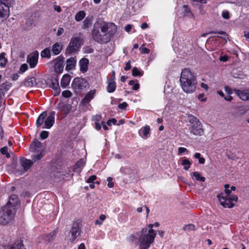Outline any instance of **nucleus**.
Listing matches in <instances>:
<instances>
[{
	"label": "nucleus",
	"mask_w": 249,
	"mask_h": 249,
	"mask_svg": "<svg viewBox=\"0 0 249 249\" xmlns=\"http://www.w3.org/2000/svg\"><path fill=\"white\" fill-rule=\"evenodd\" d=\"M116 31L117 27L114 24L99 21L94 23L92 36L96 41L105 43L110 40Z\"/></svg>",
	"instance_id": "f257e3e1"
},
{
	"label": "nucleus",
	"mask_w": 249,
	"mask_h": 249,
	"mask_svg": "<svg viewBox=\"0 0 249 249\" xmlns=\"http://www.w3.org/2000/svg\"><path fill=\"white\" fill-rule=\"evenodd\" d=\"M160 225L158 222L150 224L144 227L137 234L138 235L140 249H148L154 242L156 233L153 229V227H157Z\"/></svg>",
	"instance_id": "f03ea898"
},
{
	"label": "nucleus",
	"mask_w": 249,
	"mask_h": 249,
	"mask_svg": "<svg viewBox=\"0 0 249 249\" xmlns=\"http://www.w3.org/2000/svg\"><path fill=\"white\" fill-rule=\"evenodd\" d=\"M179 82L183 91L186 93H192L196 89V77L188 68H185L182 70L180 74Z\"/></svg>",
	"instance_id": "7ed1b4c3"
},
{
	"label": "nucleus",
	"mask_w": 249,
	"mask_h": 249,
	"mask_svg": "<svg viewBox=\"0 0 249 249\" xmlns=\"http://www.w3.org/2000/svg\"><path fill=\"white\" fill-rule=\"evenodd\" d=\"M230 185L226 184L224 185L225 192L221 193L217 196L220 204L225 208H232L234 206L233 201L236 202L238 197L236 195H231V190L229 189Z\"/></svg>",
	"instance_id": "20e7f679"
},
{
	"label": "nucleus",
	"mask_w": 249,
	"mask_h": 249,
	"mask_svg": "<svg viewBox=\"0 0 249 249\" xmlns=\"http://www.w3.org/2000/svg\"><path fill=\"white\" fill-rule=\"evenodd\" d=\"M16 210L12 207L8 208V206H5L0 213V224L6 225L9 223L14 218Z\"/></svg>",
	"instance_id": "39448f33"
},
{
	"label": "nucleus",
	"mask_w": 249,
	"mask_h": 249,
	"mask_svg": "<svg viewBox=\"0 0 249 249\" xmlns=\"http://www.w3.org/2000/svg\"><path fill=\"white\" fill-rule=\"evenodd\" d=\"M55 236V232H52L50 234L41 237L38 241V248H40V249H50Z\"/></svg>",
	"instance_id": "423d86ee"
},
{
	"label": "nucleus",
	"mask_w": 249,
	"mask_h": 249,
	"mask_svg": "<svg viewBox=\"0 0 249 249\" xmlns=\"http://www.w3.org/2000/svg\"><path fill=\"white\" fill-rule=\"evenodd\" d=\"M41 143L38 140H35L30 146V151L34 153V162L40 160L43 156V148Z\"/></svg>",
	"instance_id": "0eeeda50"
},
{
	"label": "nucleus",
	"mask_w": 249,
	"mask_h": 249,
	"mask_svg": "<svg viewBox=\"0 0 249 249\" xmlns=\"http://www.w3.org/2000/svg\"><path fill=\"white\" fill-rule=\"evenodd\" d=\"M80 38L73 37L71 38L69 45L66 49V53L71 54L77 51L80 47Z\"/></svg>",
	"instance_id": "6e6552de"
},
{
	"label": "nucleus",
	"mask_w": 249,
	"mask_h": 249,
	"mask_svg": "<svg viewBox=\"0 0 249 249\" xmlns=\"http://www.w3.org/2000/svg\"><path fill=\"white\" fill-rule=\"evenodd\" d=\"M88 83L84 79L79 77L74 78L72 82L71 87L75 92H79L86 87Z\"/></svg>",
	"instance_id": "1a4fd4ad"
},
{
	"label": "nucleus",
	"mask_w": 249,
	"mask_h": 249,
	"mask_svg": "<svg viewBox=\"0 0 249 249\" xmlns=\"http://www.w3.org/2000/svg\"><path fill=\"white\" fill-rule=\"evenodd\" d=\"M39 53L37 51L30 53L27 58V62L29 64L31 68H35L38 62Z\"/></svg>",
	"instance_id": "9d476101"
},
{
	"label": "nucleus",
	"mask_w": 249,
	"mask_h": 249,
	"mask_svg": "<svg viewBox=\"0 0 249 249\" xmlns=\"http://www.w3.org/2000/svg\"><path fill=\"white\" fill-rule=\"evenodd\" d=\"M189 130L190 132L195 135L201 136L203 134L202 125L200 122L194 124H191Z\"/></svg>",
	"instance_id": "9b49d317"
},
{
	"label": "nucleus",
	"mask_w": 249,
	"mask_h": 249,
	"mask_svg": "<svg viewBox=\"0 0 249 249\" xmlns=\"http://www.w3.org/2000/svg\"><path fill=\"white\" fill-rule=\"evenodd\" d=\"M55 112L52 111L49 115L45 118V124L42 126V129H50L54 123Z\"/></svg>",
	"instance_id": "f8f14e48"
},
{
	"label": "nucleus",
	"mask_w": 249,
	"mask_h": 249,
	"mask_svg": "<svg viewBox=\"0 0 249 249\" xmlns=\"http://www.w3.org/2000/svg\"><path fill=\"white\" fill-rule=\"evenodd\" d=\"M6 3L0 2V18H6L9 15V6Z\"/></svg>",
	"instance_id": "ddd939ff"
},
{
	"label": "nucleus",
	"mask_w": 249,
	"mask_h": 249,
	"mask_svg": "<svg viewBox=\"0 0 249 249\" xmlns=\"http://www.w3.org/2000/svg\"><path fill=\"white\" fill-rule=\"evenodd\" d=\"M18 201L17 196L12 195L10 196L9 201L5 206H8V208L9 209H11L12 207L14 210H16V206L18 203Z\"/></svg>",
	"instance_id": "4468645a"
},
{
	"label": "nucleus",
	"mask_w": 249,
	"mask_h": 249,
	"mask_svg": "<svg viewBox=\"0 0 249 249\" xmlns=\"http://www.w3.org/2000/svg\"><path fill=\"white\" fill-rule=\"evenodd\" d=\"M79 235V228L77 226H73L69 232V240L73 242Z\"/></svg>",
	"instance_id": "2eb2a0df"
},
{
	"label": "nucleus",
	"mask_w": 249,
	"mask_h": 249,
	"mask_svg": "<svg viewBox=\"0 0 249 249\" xmlns=\"http://www.w3.org/2000/svg\"><path fill=\"white\" fill-rule=\"evenodd\" d=\"M235 94L243 101H249V90H240L235 89Z\"/></svg>",
	"instance_id": "dca6fc26"
},
{
	"label": "nucleus",
	"mask_w": 249,
	"mask_h": 249,
	"mask_svg": "<svg viewBox=\"0 0 249 249\" xmlns=\"http://www.w3.org/2000/svg\"><path fill=\"white\" fill-rule=\"evenodd\" d=\"M34 156H32V160H27L24 158H22L20 159V163L22 166L23 167L25 171H27L35 162L34 160Z\"/></svg>",
	"instance_id": "f3484780"
},
{
	"label": "nucleus",
	"mask_w": 249,
	"mask_h": 249,
	"mask_svg": "<svg viewBox=\"0 0 249 249\" xmlns=\"http://www.w3.org/2000/svg\"><path fill=\"white\" fill-rule=\"evenodd\" d=\"M47 117V112L44 111L38 117L36 121V125L37 128H41L45 124V118Z\"/></svg>",
	"instance_id": "a211bd4d"
},
{
	"label": "nucleus",
	"mask_w": 249,
	"mask_h": 249,
	"mask_svg": "<svg viewBox=\"0 0 249 249\" xmlns=\"http://www.w3.org/2000/svg\"><path fill=\"white\" fill-rule=\"evenodd\" d=\"M54 69L56 72L61 73L63 70V60L60 58H57L55 60Z\"/></svg>",
	"instance_id": "6ab92c4d"
},
{
	"label": "nucleus",
	"mask_w": 249,
	"mask_h": 249,
	"mask_svg": "<svg viewBox=\"0 0 249 249\" xmlns=\"http://www.w3.org/2000/svg\"><path fill=\"white\" fill-rule=\"evenodd\" d=\"M89 60L86 58H83L79 61L80 71L85 72L88 71Z\"/></svg>",
	"instance_id": "aec40b11"
},
{
	"label": "nucleus",
	"mask_w": 249,
	"mask_h": 249,
	"mask_svg": "<svg viewBox=\"0 0 249 249\" xmlns=\"http://www.w3.org/2000/svg\"><path fill=\"white\" fill-rule=\"evenodd\" d=\"M76 60L73 57H70L67 60L65 69L67 71H70L73 69L76 64Z\"/></svg>",
	"instance_id": "412c9836"
},
{
	"label": "nucleus",
	"mask_w": 249,
	"mask_h": 249,
	"mask_svg": "<svg viewBox=\"0 0 249 249\" xmlns=\"http://www.w3.org/2000/svg\"><path fill=\"white\" fill-rule=\"evenodd\" d=\"M62 49V44L60 42H56L53 44L52 48V52L54 55L58 54Z\"/></svg>",
	"instance_id": "4be33fe9"
},
{
	"label": "nucleus",
	"mask_w": 249,
	"mask_h": 249,
	"mask_svg": "<svg viewBox=\"0 0 249 249\" xmlns=\"http://www.w3.org/2000/svg\"><path fill=\"white\" fill-rule=\"evenodd\" d=\"M11 84L6 82L0 85V92L5 95L8 90L11 88Z\"/></svg>",
	"instance_id": "5701e85b"
},
{
	"label": "nucleus",
	"mask_w": 249,
	"mask_h": 249,
	"mask_svg": "<svg viewBox=\"0 0 249 249\" xmlns=\"http://www.w3.org/2000/svg\"><path fill=\"white\" fill-rule=\"evenodd\" d=\"M116 88V84L114 81L111 79L107 80V91L109 93L113 92Z\"/></svg>",
	"instance_id": "b1692460"
},
{
	"label": "nucleus",
	"mask_w": 249,
	"mask_h": 249,
	"mask_svg": "<svg viewBox=\"0 0 249 249\" xmlns=\"http://www.w3.org/2000/svg\"><path fill=\"white\" fill-rule=\"evenodd\" d=\"M150 127L148 125L142 127L139 131V133L143 138L146 139L147 138V135L150 133Z\"/></svg>",
	"instance_id": "393cba45"
},
{
	"label": "nucleus",
	"mask_w": 249,
	"mask_h": 249,
	"mask_svg": "<svg viewBox=\"0 0 249 249\" xmlns=\"http://www.w3.org/2000/svg\"><path fill=\"white\" fill-rule=\"evenodd\" d=\"M192 178L194 180L200 182H204L205 178L197 171L191 174Z\"/></svg>",
	"instance_id": "a878e982"
},
{
	"label": "nucleus",
	"mask_w": 249,
	"mask_h": 249,
	"mask_svg": "<svg viewBox=\"0 0 249 249\" xmlns=\"http://www.w3.org/2000/svg\"><path fill=\"white\" fill-rule=\"evenodd\" d=\"M71 81L70 76L68 74L64 75L61 81V86L62 88H66L70 84Z\"/></svg>",
	"instance_id": "bb28decb"
},
{
	"label": "nucleus",
	"mask_w": 249,
	"mask_h": 249,
	"mask_svg": "<svg viewBox=\"0 0 249 249\" xmlns=\"http://www.w3.org/2000/svg\"><path fill=\"white\" fill-rule=\"evenodd\" d=\"M57 109L65 114H68L69 112V110L67 106L63 102H59L57 104Z\"/></svg>",
	"instance_id": "cd10ccee"
},
{
	"label": "nucleus",
	"mask_w": 249,
	"mask_h": 249,
	"mask_svg": "<svg viewBox=\"0 0 249 249\" xmlns=\"http://www.w3.org/2000/svg\"><path fill=\"white\" fill-rule=\"evenodd\" d=\"M52 88L54 90V95H57L60 92V89L59 87L58 82L57 80H55L52 83Z\"/></svg>",
	"instance_id": "c85d7f7f"
},
{
	"label": "nucleus",
	"mask_w": 249,
	"mask_h": 249,
	"mask_svg": "<svg viewBox=\"0 0 249 249\" xmlns=\"http://www.w3.org/2000/svg\"><path fill=\"white\" fill-rule=\"evenodd\" d=\"M95 90H91L89 91L85 96L83 101L84 103H87L89 102L94 97L95 94Z\"/></svg>",
	"instance_id": "c756f323"
},
{
	"label": "nucleus",
	"mask_w": 249,
	"mask_h": 249,
	"mask_svg": "<svg viewBox=\"0 0 249 249\" xmlns=\"http://www.w3.org/2000/svg\"><path fill=\"white\" fill-rule=\"evenodd\" d=\"M36 84V79L34 77L27 78L24 81V85L26 87H32L34 86Z\"/></svg>",
	"instance_id": "7c9ffc66"
},
{
	"label": "nucleus",
	"mask_w": 249,
	"mask_h": 249,
	"mask_svg": "<svg viewBox=\"0 0 249 249\" xmlns=\"http://www.w3.org/2000/svg\"><path fill=\"white\" fill-rule=\"evenodd\" d=\"M181 164L183 166L185 170H188L190 168L192 162L187 159H183L181 160Z\"/></svg>",
	"instance_id": "2f4dec72"
},
{
	"label": "nucleus",
	"mask_w": 249,
	"mask_h": 249,
	"mask_svg": "<svg viewBox=\"0 0 249 249\" xmlns=\"http://www.w3.org/2000/svg\"><path fill=\"white\" fill-rule=\"evenodd\" d=\"M5 54L4 53H0V67L1 68L4 67L7 62V59L5 57Z\"/></svg>",
	"instance_id": "473e14b6"
},
{
	"label": "nucleus",
	"mask_w": 249,
	"mask_h": 249,
	"mask_svg": "<svg viewBox=\"0 0 249 249\" xmlns=\"http://www.w3.org/2000/svg\"><path fill=\"white\" fill-rule=\"evenodd\" d=\"M86 14L83 11L78 12L75 16V19L77 21H80L82 20L85 17Z\"/></svg>",
	"instance_id": "72a5a7b5"
},
{
	"label": "nucleus",
	"mask_w": 249,
	"mask_h": 249,
	"mask_svg": "<svg viewBox=\"0 0 249 249\" xmlns=\"http://www.w3.org/2000/svg\"><path fill=\"white\" fill-rule=\"evenodd\" d=\"M183 230L187 232H191L192 231H194L196 230V226L192 224H189L186 225H185Z\"/></svg>",
	"instance_id": "f704fd0d"
},
{
	"label": "nucleus",
	"mask_w": 249,
	"mask_h": 249,
	"mask_svg": "<svg viewBox=\"0 0 249 249\" xmlns=\"http://www.w3.org/2000/svg\"><path fill=\"white\" fill-rule=\"evenodd\" d=\"M41 56L43 58H49L51 57V52L48 48H46L44 49L41 52Z\"/></svg>",
	"instance_id": "c9c22d12"
},
{
	"label": "nucleus",
	"mask_w": 249,
	"mask_h": 249,
	"mask_svg": "<svg viewBox=\"0 0 249 249\" xmlns=\"http://www.w3.org/2000/svg\"><path fill=\"white\" fill-rule=\"evenodd\" d=\"M143 74V72L139 70L137 67L133 68L132 71V74L134 76H142Z\"/></svg>",
	"instance_id": "e433bc0d"
},
{
	"label": "nucleus",
	"mask_w": 249,
	"mask_h": 249,
	"mask_svg": "<svg viewBox=\"0 0 249 249\" xmlns=\"http://www.w3.org/2000/svg\"><path fill=\"white\" fill-rule=\"evenodd\" d=\"M129 85L132 86V89L134 90L138 89L140 88V85L136 80H130Z\"/></svg>",
	"instance_id": "4c0bfd02"
},
{
	"label": "nucleus",
	"mask_w": 249,
	"mask_h": 249,
	"mask_svg": "<svg viewBox=\"0 0 249 249\" xmlns=\"http://www.w3.org/2000/svg\"><path fill=\"white\" fill-rule=\"evenodd\" d=\"M6 249H25L22 248V245L19 243H15L11 246L8 247Z\"/></svg>",
	"instance_id": "58836bf2"
},
{
	"label": "nucleus",
	"mask_w": 249,
	"mask_h": 249,
	"mask_svg": "<svg viewBox=\"0 0 249 249\" xmlns=\"http://www.w3.org/2000/svg\"><path fill=\"white\" fill-rule=\"evenodd\" d=\"M188 121L191 124H194L200 122L196 117L192 115H190L188 116Z\"/></svg>",
	"instance_id": "ea45409f"
},
{
	"label": "nucleus",
	"mask_w": 249,
	"mask_h": 249,
	"mask_svg": "<svg viewBox=\"0 0 249 249\" xmlns=\"http://www.w3.org/2000/svg\"><path fill=\"white\" fill-rule=\"evenodd\" d=\"M92 20V18L88 17H87L84 22L83 25L85 28H88L91 24Z\"/></svg>",
	"instance_id": "a19ab883"
},
{
	"label": "nucleus",
	"mask_w": 249,
	"mask_h": 249,
	"mask_svg": "<svg viewBox=\"0 0 249 249\" xmlns=\"http://www.w3.org/2000/svg\"><path fill=\"white\" fill-rule=\"evenodd\" d=\"M183 11L187 14V16L190 18L194 17V15L191 13L190 10L187 5H184L183 6Z\"/></svg>",
	"instance_id": "79ce46f5"
},
{
	"label": "nucleus",
	"mask_w": 249,
	"mask_h": 249,
	"mask_svg": "<svg viewBox=\"0 0 249 249\" xmlns=\"http://www.w3.org/2000/svg\"><path fill=\"white\" fill-rule=\"evenodd\" d=\"M194 157L195 158L197 159L198 160V162L200 164H203L205 163V160L204 158L201 157V155L199 153H196Z\"/></svg>",
	"instance_id": "37998d69"
},
{
	"label": "nucleus",
	"mask_w": 249,
	"mask_h": 249,
	"mask_svg": "<svg viewBox=\"0 0 249 249\" xmlns=\"http://www.w3.org/2000/svg\"><path fill=\"white\" fill-rule=\"evenodd\" d=\"M0 152L2 154L5 155L7 158L10 157V154L8 152V148L7 147H3L0 149Z\"/></svg>",
	"instance_id": "c03bdc74"
},
{
	"label": "nucleus",
	"mask_w": 249,
	"mask_h": 249,
	"mask_svg": "<svg viewBox=\"0 0 249 249\" xmlns=\"http://www.w3.org/2000/svg\"><path fill=\"white\" fill-rule=\"evenodd\" d=\"M85 164V161L84 160L81 159V160H79V161H78L76 163L75 166L76 167L81 169L82 167H83L84 166Z\"/></svg>",
	"instance_id": "a18cd8bd"
},
{
	"label": "nucleus",
	"mask_w": 249,
	"mask_h": 249,
	"mask_svg": "<svg viewBox=\"0 0 249 249\" xmlns=\"http://www.w3.org/2000/svg\"><path fill=\"white\" fill-rule=\"evenodd\" d=\"M140 51L141 53L143 54H148L150 53L149 49L144 47V45H142L140 47Z\"/></svg>",
	"instance_id": "49530a36"
},
{
	"label": "nucleus",
	"mask_w": 249,
	"mask_h": 249,
	"mask_svg": "<svg viewBox=\"0 0 249 249\" xmlns=\"http://www.w3.org/2000/svg\"><path fill=\"white\" fill-rule=\"evenodd\" d=\"M188 150L185 147H180L178 148V155H181L183 153L188 154Z\"/></svg>",
	"instance_id": "de8ad7c7"
},
{
	"label": "nucleus",
	"mask_w": 249,
	"mask_h": 249,
	"mask_svg": "<svg viewBox=\"0 0 249 249\" xmlns=\"http://www.w3.org/2000/svg\"><path fill=\"white\" fill-rule=\"evenodd\" d=\"M49 135V132L46 131H42L40 134L41 139L44 140L46 139Z\"/></svg>",
	"instance_id": "09e8293b"
},
{
	"label": "nucleus",
	"mask_w": 249,
	"mask_h": 249,
	"mask_svg": "<svg viewBox=\"0 0 249 249\" xmlns=\"http://www.w3.org/2000/svg\"><path fill=\"white\" fill-rule=\"evenodd\" d=\"M92 119L95 123L99 122L102 119V115L101 114H96L93 116Z\"/></svg>",
	"instance_id": "8fccbe9b"
},
{
	"label": "nucleus",
	"mask_w": 249,
	"mask_h": 249,
	"mask_svg": "<svg viewBox=\"0 0 249 249\" xmlns=\"http://www.w3.org/2000/svg\"><path fill=\"white\" fill-rule=\"evenodd\" d=\"M28 69V66L27 65V64L24 63V64H23L21 65V66H20V71L21 72H25V71H26Z\"/></svg>",
	"instance_id": "3c124183"
},
{
	"label": "nucleus",
	"mask_w": 249,
	"mask_h": 249,
	"mask_svg": "<svg viewBox=\"0 0 249 249\" xmlns=\"http://www.w3.org/2000/svg\"><path fill=\"white\" fill-rule=\"evenodd\" d=\"M198 99L201 102H206L207 98L205 96L204 94H200L198 95Z\"/></svg>",
	"instance_id": "603ef678"
},
{
	"label": "nucleus",
	"mask_w": 249,
	"mask_h": 249,
	"mask_svg": "<svg viewBox=\"0 0 249 249\" xmlns=\"http://www.w3.org/2000/svg\"><path fill=\"white\" fill-rule=\"evenodd\" d=\"M112 180V178L111 177H108L107 178V181L108 182L107 186L109 188H112L114 186V183Z\"/></svg>",
	"instance_id": "864d4df0"
},
{
	"label": "nucleus",
	"mask_w": 249,
	"mask_h": 249,
	"mask_svg": "<svg viewBox=\"0 0 249 249\" xmlns=\"http://www.w3.org/2000/svg\"><path fill=\"white\" fill-rule=\"evenodd\" d=\"M97 177L95 175L91 176L87 179V182L88 183H93L95 180H96Z\"/></svg>",
	"instance_id": "5fc2aeb1"
},
{
	"label": "nucleus",
	"mask_w": 249,
	"mask_h": 249,
	"mask_svg": "<svg viewBox=\"0 0 249 249\" xmlns=\"http://www.w3.org/2000/svg\"><path fill=\"white\" fill-rule=\"evenodd\" d=\"M62 94L64 97H66V98L70 97L71 95V93L69 90H65L62 92Z\"/></svg>",
	"instance_id": "6e6d98bb"
},
{
	"label": "nucleus",
	"mask_w": 249,
	"mask_h": 249,
	"mask_svg": "<svg viewBox=\"0 0 249 249\" xmlns=\"http://www.w3.org/2000/svg\"><path fill=\"white\" fill-rule=\"evenodd\" d=\"M222 16L225 19H229L230 18L229 12L227 10L223 11L222 13Z\"/></svg>",
	"instance_id": "4d7b16f0"
},
{
	"label": "nucleus",
	"mask_w": 249,
	"mask_h": 249,
	"mask_svg": "<svg viewBox=\"0 0 249 249\" xmlns=\"http://www.w3.org/2000/svg\"><path fill=\"white\" fill-rule=\"evenodd\" d=\"M116 123L117 120L113 118L108 120V121L107 122V124L108 125L110 126L112 124H115Z\"/></svg>",
	"instance_id": "13d9d810"
},
{
	"label": "nucleus",
	"mask_w": 249,
	"mask_h": 249,
	"mask_svg": "<svg viewBox=\"0 0 249 249\" xmlns=\"http://www.w3.org/2000/svg\"><path fill=\"white\" fill-rule=\"evenodd\" d=\"M64 29L63 28L59 27L58 30H57L56 35L57 36H61L64 33Z\"/></svg>",
	"instance_id": "bf43d9fd"
},
{
	"label": "nucleus",
	"mask_w": 249,
	"mask_h": 249,
	"mask_svg": "<svg viewBox=\"0 0 249 249\" xmlns=\"http://www.w3.org/2000/svg\"><path fill=\"white\" fill-rule=\"evenodd\" d=\"M127 104L126 102H123L121 104H120L119 105H118V107L120 109H124L126 108V107H127Z\"/></svg>",
	"instance_id": "052dcab7"
},
{
	"label": "nucleus",
	"mask_w": 249,
	"mask_h": 249,
	"mask_svg": "<svg viewBox=\"0 0 249 249\" xmlns=\"http://www.w3.org/2000/svg\"><path fill=\"white\" fill-rule=\"evenodd\" d=\"M130 61L129 60L125 64V66L124 67V70L125 71L129 70L131 69V65H130Z\"/></svg>",
	"instance_id": "680f3d73"
},
{
	"label": "nucleus",
	"mask_w": 249,
	"mask_h": 249,
	"mask_svg": "<svg viewBox=\"0 0 249 249\" xmlns=\"http://www.w3.org/2000/svg\"><path fill=\"white\" fill-rule=\"evenodd\" d=\"M1 1H3L5 3H7L8 5H12L14 3V0H0Z\"/></svg>",
	"instance_id": "e2e57ef3"
},
{
	"label": "nucleus",
	"mask_w": 249,
	"mask_h": 249,
	"mask_svg": "<svg viewBox=\"0 0 249 249\" xmlns=\"http://www.w3.org/2000/svg\"><path fill=\"white\" fill-rule=\"evenodd\" d=\"M219 60L221 61L226 62L228 60V57L227 55H223V56H221L219 57Z\"/></svg>",
	"instance_id": "0e129e2a"
},
{
	"label": "nucleus",
	"mask_w": 249,
	"mask_h": 249,
	"mask_svg": "<svg viewBox=\"0 0 249 249\" xmlns=\"http://www.w3.org/2000/svg\"><path fill=\"white\" fill-rule=\"evenodd\" d=\"M132 26L131 25L128 24L125 27V31L127 32H129L132 29Z\"/></svg>",
	"instance_id": "69168bd1"
},
{
	"label": "nucleus",
	"mask_w": 249,
	"mask_h": 249,
	"mask_svg": "<svg viewBox=\"0 0 249 249\" xmlns=\"http://www.w3.org/2000/svg\"><path fill=\"white\" fill-rule=\"evenodd\" d=\"M217 33L221 34V35H223V37L225 40V41H226V38H227V35L225 32L221 31V32H218Z\"/></svg>",
	"instance_id": "338daca9"
},
{
	"label": "nucleus",
	"mask_w": 249,
	"mask_h": 249,
	"mask_svg": "<svg viewBox=\"0 0 249 249\" xmlns=\"http://www.w3.org/2000/svg\"><path fill=\"white\" fill-rule=\"evenodd\" d=\"M95 128L97 130H100L101 128L100 124L99 122H96V123H95Z\"/></svg>",
	"instance_id": "774afa93"
}]
</instances>
